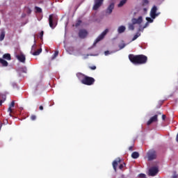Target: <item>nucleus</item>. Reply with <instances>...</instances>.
<instances>
[{"label":"nucleus","mask_w":178,"mask_h":178,"mask_svg":"<svg viewBox=\"0 0 178 178\" xmlns=\"http://www.w3.org/2000/svg\"><path fill=\"white\" fill-rule=\"evenodd\" d=\"M3 103V100H0V106H2V104Z\"/></svg>","instance_id":"39"},{"label":"nucleus","mask_w":178,"mask_h":178,"mask_svg":"<svg viewBox=\"0 0 178 178\" xmlns=\"http://www.w3.org/2000/svg\"><path fill=\"white\" fill-rule=\"evenodd\" d=\"M140 156V154L137 152H134L131 154V158H133V159H137L138 158H139Z\"/></svg>","instance_id":"17"},{"label":"nucleus","mask_w":178,"mask_h":178,"mask_svg":"<svg viewBox=\"0 0 178 178\" xmlns=\"http://www.w3.org/2000/svg\"><path fill=\"white\" fill-rule=\"evenodd\" d=\"M158 122V115H154L147 122V126H149L152 123Z\"/></svg>","instance_id":"13"},{"label":"nucleus","mask_w":178,"mask_h":178,"mask_svg":"<svg viewBox=\"0 0 178 178\" xmlns=\"http://www.w3.org/2000/svg\"><path fill=\"white\" fill-rule=\"evenodd\" d=\"M58 55H59V51H56L54 54V56H53V57H52V58L55 59V58H56V56H58Z\"/></svg>","instance_id":"26"},{"label":"nucleus","mask_w":178,"mask_h":178,"mask_svg":"<svg viewBox=\"0 0 178 178\" xmlns=\"http://www.w3.org/2000/svg\"><path fill=\"white\" fill-rule=\"evenodd\" d=\"M8 112H10L9 115H10V116H12V112H13V111H12V107H9V108H8Z\"/></svg>","instance_id":"30"},{"label":"nucleus","mask_w":178,"mask_h":178,"mask_svg":"<svg viewBox=\"0 0 178 178\" xmlns=\"http://www.w3.org/2000/svg\"><path fill=\"white\" fill-rule=\"evenodd\" d=\"M88 35V32L86 29H80L79 31V38L84 39Z\"/></svg>","instance_id":"9"},{"label":"nucleus","mask_w":178,"mask_h":178,"mask_svg":"<svg viewBox=\"0 0 178 178\" xmlns=\"http://www.w3.org/2000/svg\"><path fill=\"white\" fill-rule=\"evenodd\" d=\"M37 119V116L35 115H32L31 116V120H35Z\"/></svg>","instance_id":"28"},{"label":"nucleus","mask_w":178,"mask_h":178,"mask_svg":"<svg viewBox=\"0 0 178 178\" xmlns=\"http://www.w3.org/2000/svg\"><path fill=\"white\" fill-rule=\"evenodd\" d=\"M3 58L6 59V60H10L12 57L10 56V54H5L3 55Z\"/></svg>","instance_id":"18"},{"label":"nucleus","mask_w":178,"mask_h":178,"mask_svg":"<svg viewBox=\"0 0 178 178\" xmlns=\"http://www.w3.org/2000/svg\"><path fill=\"white\" fill-rule=\"evenodd\" d=\"M17 59L22 62V63H26V56L23 54L16 56Z\"/></svg>","instance_id":"15"},{"label":"nucleus","mask_w":178,"mask_h":178,"mask_svg":"<svg viewBox=\"0 0 178 178\" xmlns=\"http://www.w3.org/2000/svg\"><path fill=\"white\" fill-rule=\"evenodd\" d=\"M120 162H122V160L119 157L117 158L114 161H113V168L115 172L118 171V165H119V163H120Z\"/></svg>","instance_id":"10"},{"label":"nucleus","mask_w":178,"mask_h":178,"mask_svg":"<svg viewBox=\"0 0 178 178\" xmlns=\"http://www.w3.org/2000/svg\"><path fill=\"white\" fill-rule=\"evenodd\" d=\"M81 24V20H78L75 24V27H79Z\"/></svg>","instance_id":"27"},{"label":"nucleus","mask_w":178,"mask_h":178,"mask_svg":"<svg viewBox=\"0 0 178 178\" xmlns=\"http://www.w3.org/2000/svg\"><path fill=\"white\" fill-rule=\"evenodd\" d=\"M113 9H115V3H111L106 10V15H111V13H112L113 11Z\"/></svg>","instance_id":"11"},{"label":"nucleus","mask_w":178,"mask_h":178,"mask_svg":"<svg viewBox=\"0 0 178 178\" xmlns=\"http://www.w3.org/2000/svg\"><path fill=\"white\" fill-rule=\"evenodd\" d=\"M126 2H127V0H122L120 3L118 5V8H122V6H123V5H124V3H126Z\"/></svg>","instance_id":"21"},{"label":"nucleus","mask_w":178,"mask_h":178,"mask_svg":"<svg viewBox=\"0 0 178 178\" xmlns=\"http://www.w3.org/2000/svg\"><path fill=\"white\" fill-rule=\"evenodd\" d=\"M27 13L29 14L31 13V10L30 8L28 9Z\"/></svg>","instance_id":"38"},{"label":"nucleus","mask_w":178,"mask_h":178,"mask_svg":"<svg viewBox=\"0 0 178 178\" xmlns=\"http://www.w3.org/2000/svg\"><path fill=\"white\" fill-rule=\"evenodd\" d=\"M135 24H134L133 22L131 24H129V26H128L129 30H131V31L134 30Z\"/></svg>","instance_id":"22"},{"label":"nucleus","mask_w":178,"mask_h":178,"mask_svg":"<svg viewBox=\"0 0 178 178\" xmlns=\"http://www.w3.org/2000/svg\"><path fill=\"white\" fill-rule=\"evenodd\" d=\"M129 59L134 65H145L148 62V57L144 54H129Z\"/></svg>","instance_id":"1"},{"label":"nucleus","mask_w":178,"mask_h":178,"mask_svg":"<svg viewBox=\"0 0 178 178\" xmlns=\"http://www.w3.org/2000/svg\"><path fill=\"white\" fill-rule=\"evenodd\" d=\"M40 39L42 40V37H44V31H42L40 33Z\"/></svg>","instance_id":"31"},{"label":"nucleus","mask_w":178,"mask_h":178,"mask_svg":"<svg viewBox=\"0 0 178 178\" xmlns=\"http://www.w3.org/2000/svg\"><path fill=\"white\" fill-rule=\"evenodd\" d=\"M104 54H105V55H108V54H109V51H106L104 52Z\"/></svg>","instance_id":"40"},{"label":"nucleus","mask_w":178,"mask_h":178,"mask_svg":"<svg viewBox=\"0 0 178 178\" xmlns=\"http://www.w3.org/2000/svg\"><path fill=\"white\" fill-rule=\"evenodd\" d=\"M145 174H139L138 175V177H140V178H145Z\"/></svg>","instance_id":"33"},{"label":"nucleus","mask_w":178,"mask_h":178,"mask_svg":"<svg viewBox=\"0 0 178 178\" xmlns=\"http://www.w3.org/2000/svg\"><path fill=\"white\" fill-rule=\"evenodd\" d=\"M158 173V168L152 167L149 170V176H155Z\"/></svg>","instance_id":"14"},{"label":"nucleus","mask_w":178,"mask_h":178,"mask_svg":"<svg viewBox=\"0 0 178 178\" xmlns=\"http://www.w3.org/2000/svg\"><path fill=\"white\" fill-rule=\"evenodd\" d=\"M162 119H163V120H165V119H166V115H162Z\"/></svg>","instance_id":"37"},{"label":"nucleus","mask_w":178,"mask_h":178,"mask_svg":"<svg viewBox=\"0 0 178 178\" xmlns=\"http://www.w3.org/2000/svg\"><path fill=\"white\" fill-rule=\"evenodd\" d=\"M158 7H156V6H154L150 10V17H146L147 23H153L154 19H156V17H158V16L161 15V13H156Z\"/></svg>","instance_id":"3"},{"label":"nucleus","mask_w":178,"mask_h":178,"mask_svg":"<svg viewBox=\"0 0 178 178\" xmlns=\"http://www.w3.org/2000/svg\"><path fill=\"white\" fill-rule=\"evenodd\" d=\"M124 47H126V45L122 44V45L120 46V49H123V48H124Z\"/></svg>","instance_id":"36"},{"label":"nucleus","mask_w":178,"mask_h":178,"mask_svg":"<svg viewBox=\"0 0 178 178\" xmlns=\"http://www.w3.org/2000/svg\"><path fill=\"white\" fill-rule=\"evenodd\" d=\"M22 72H23L24 73H26L27 70L25 68V69H24V70H22Z\"/></svg>","instance_id":"41"},{"label":"nucleus","mask_w":178,"mask_h":178,"mask_svg":"<svg viewBox=\"0 0 178 178\" xmlns=\"http://www.w3.org/2000/svg\"><path fill=\"white\" fill-rule=\"evenodd\" d=\"M36 41L35 40H34V44L32 46V49H31V52L32 55H33L34 56H37L38 55H40L41 54V52H42V49H39L37 51H35L36 48H37V44H35Z\"/></svg>","instance_id":"6"},{"label":"nucleus","mask_w":178,"mask_h":178,"mask_svg":"<svg viewBox=\"0 0 178 178\" xmlns=\"http://www.w3.org/2000/svg\"><path fill=\"white\" fill-rule=\"evenodd\" d=\"M148 161H154L156 159V152L155 150H149L147 153Z\"/></svg>","instance_id":"7"},{"label":"nucleus","mask_w":178,"mask_h":178,"mask_svg":"<svg viewBox=\"0 0 178 178\" xmlns=\"http://www.w3.org/2000/svg\"><path fill=\"white\" fill-rule=\"evenodd\" d=\"M79 74L82 77V79L81 80V83H82V84H84L85 86H92L94 85V83H95V79L93 77L88 76L81 73Z\"/></svg>","instance_id":"2"},{"label":"nucleus","mask_w":178,"mask_h":178,"mask_svg":"<svg viewBox=\"0 0 178 178\" xmlns=\"http://www.w3.org/2000/svg\"><path fill=\"white\" fill-rule=\"evenodd\" d=\"M35 9L36 10V13H42V9H41V8L35 6Z\"/></svg>","instance_id":"23"},{"label":"nucleus","mask_w":178,"mask_h":178,"mask_svg":"<svg viewBox=\"0 0 178 178\" xmlns=\"http://www.w3.org/2000/svg\"><path fill=\"white\" fill-rule=\"evenodd\" d=\"M89 69H90V70H95V69H97V66L95 65L90 66Z\"/></svg>","instance_id":"29"},{"label":"nucleus","mask_w":178,"mask_h":178,"mask_svg":"<svg viewBox=\"0 0 178 178\" xmlns=\"http://www.w3.org/2000/svg\"><path fill=\"white\" fill-rule=\"evenodd\" d=\"M10 108H14L15 107V101H13L11 104L9 106Z\"/></svg>","instance_id":"32"},{"label":"nucleus","mask_w":178,"mask_h":178,"mask_svg":"<svg viewBox=\"0 0 178 178\" xmlns=\"http://www.w3.org/2000/svg\"><path fill=\"white\" fill-rule=\"evenodd\" d=\"M56 22H58V16L51 14L49 17V24L51 29L56 27Z\"/></svg>","instance_id":"4"},{"label":"nucleus","mask_w":178,"mask_h":178,"mask_svg":"<svg viewBox=\"0 0 178 178\" xmlns=\"http://www.w3.org/2000/svg\"><path fill=\"white\" fill-rule=\"evenodd\" d=\"M3 40H5V31H2L0 35V41H3Z\"/></svg>","instance_id":"20"},{"label":"nucleus","mask_w":178,"mask_h":178,"mask_svg":"<svg viewBox=\"0 0 178 178\" xmlns=\"http://www.w3.org/2000/svg\"><path fill=\"white\" fill-rule=\"evenodd\" d=\"M133 148H134V146H130V147H129V151H133Z\"/></svg>","instance_id":"34"},{"label":"nucleus","mask_w":178,"mask_h":178,"mask_svg":"<svg viewBox=\"0 0 178 178\" xmlns=\"http://www.w3.org/2000/svg\"><path fill=\"white\" fill-rule=\"evenodd\" d=\"M144 3H148V0H144Z\"/></svg>","instance_id":"43"},{"label":"nucleus","mask_w":178,"mask_h":178,"mask_svg":"<svg viewBox=\"0 0 178 178\" xmlns=\"http://www.w3.org/2000/svg\"><path fill=\"white\" fill-rule=\"evenodd\" d=\"M0 63H1L3 66H8V61L3 60V58H0Z\"/></svg>","instance_id":"19"},{"label":"nucleus","mask_w":178,"mask_h":178,"mask_svg":"<svg viewBox=\"0 0 178 178\" xmlns=\"http://www.w3.org/2000/svg\"><path fill=\"white\" fill-rule=\"evenodd\" d=\"M147 26H148V22H147V23L145 24V25L144 26L143 29H145V27H147Z\"/></svg>","instance_id":"42"},{"label":"nucleus","mask_w":178,"mask_h":178,"mask_svg":"<svg viewBox=\"0 0 178 178\" xmlns=\"http://www.w3.org/2000/svg\"><path fill=\"white\" fill-rule=\"evenodd\" d=\"M131 22L134 24H141L143 23V17L140 16L138 19L132 18Z\"/></svg>","instance_id":"12"},{"label":"nucleus","mask_w":178,"mask_h":178,"mask_svg":"<svg viewBox=\"0 0 178 178\" xmlns=\"http://www.w3.org/2000/svg\"><path fill=\"white\" fill-rule=\"evenodd\" d=\"M108 31H109V30L108 29H105L104 31V32H102L101 33V35H99L96 40H95L93 45H97V44H98V42H99V41H102V40H104V38H105V36L106 35V34H108Z\"/></svg>","instance_id":"5"},{"label":"nucleus","mask_w":178,"mask_h":178,"mask_svg":"<svg viewBox=\"0 0 178 178\" xmlns=\"http://www.w3.org/2000/svg\"><path fill=\"white\" fill-rule=\"evenodd\" d=\"M138 37H140V34L136 33V34L134 36V38H132V41H136V40L138 39Z\"/></svg>","instance_id":"24"},{"label":"nucleus","mask_w":178,"mask_h":178,"mask_svg":"<svg viewBox=\"0 0 178 178\" xmlns=\"http://www.w3.org/2000/svg\"><path fill=\"white\" fill-rule=\"evenodd\" d=\"M124 166H126V163H123L119 165V169L122 170Z\"/></svg>","instance_id":"25"},{"label":"nucleus","mask_w":178,"mask_h":178,"mask_svg":"<svg viewBox=\"0 0 178 178\" xmlns=\"http://www.w3.org/2000/svg\"><path fill=\"white\" fill-rule=\"evenodd\" d=\"M102 3H104V0H95V4L92 8L93 10H98L102 6Z\"/></svg>","instance_id":"8"},{"label":"nucleus","mask_w":178,"mask_h":178,"mask_svg":"<svg viewBox=\"0 0 178 178\" xmlns=\"http://www.w3.org/2000/svg\"><path fill=\"white\" fill-rule=\"evenodd\" d=\"M118 31L119 34H122V33H124V31H126V26H119Z\"/></svg>","instance_id":"16"},{"label":"nucleus","mask_w":178,"mask_h":178,"mask_svg":"<svg viewBox=\"0 0 178 178\" xmlns=\"http://www.w3.org/2000/svg\"><path fill=\"white\" fill-rule=\"evenodd\" d=\"M39 109L40 111H44V106H40Z\"/></svg>","instance_id":"35"}]
</instances>
